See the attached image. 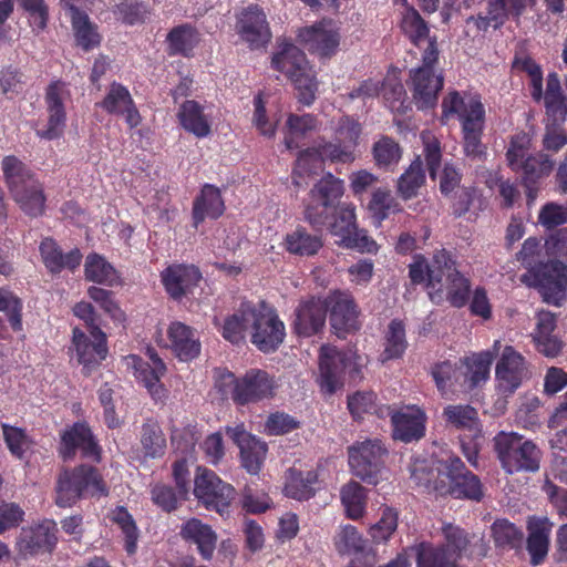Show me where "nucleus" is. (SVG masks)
Listing matches in <instances>:
<instances>
[{
    "mask_svg": "<svg viewBox=\"0 0 567 567\" xmlns=\"http://www.w3.org/2000/svg\"><path fill=\"white\" fill-rule=\"evenodd\" d=\"M86 495H106L105 486L94 468L80 466L60 475L56 486V504L60 507H70Z\"/></svg>",
    "mask_w": 567,
    "mask_h": 567,
    "instance_id": "6e6552de",
    "label": "nucleus"
},
{
    "mask_svg": "<svg viewBox=\"0 0 567 567\" xmlns=\"http://www.w3.org/2000/svg\"><path fill=\"white\" fill-rule=\"evenodd\" d=\"M69 14L72 22L76 44L84 51L93 50L101 43V35L97 27L91 22L89 16L74 6L69 7Z\"/></svg>",
    "mask_w": 567,
    "mask_h": 567,
    "instance_id": "58836bf2",
    "label": "nucleus"
},
{
    "mask_svg": "<svg viewBox=\"0 0 567 567\" xmlns=\"http://www.w3.org/2000/svg\"><path fill=\"white\" fill-rule=\"evenodd\" d=\"M386 450L378 439L364 440L348 449L349 465L357 477L369 484H377Z\"/></svg>",
    "mask_w": 567,
    "mask_h": 567,
    "instance_id": "9d476101",
    "label": "nucleus"
},
{
    "mask_svg": "<svg viewBox=\"0 0 567 567\" xmlns=\"http://www.w3.org/2000/svg\"><path fill=\"white\" fill-rule=\"evenodd\" d=\"M463 365L444 361L436 364L432 370V375L441 394L446 399L456 392H464L460 382H463Z\"/></svg>",
    "mask_w": 567,
    "mask_h": 567,
    "instance_id": "79ce46f5",
    "label": "nucleus"
},
{
    "mask_svg": "<svg viewBox=\"0 0 567 567\" xmlns=\"http://www.w3.org/2000/svg\"><path fill=\"white\" fill-rule=\"evenodd\" d=\"M553 523L547 517H530L527 522V549L533 565H538L546 557Z\"/></svg>",
    "mask_w": 567,
    "mask_h": 567,
    "instance_id": "f704fd0d",
    "label": "nucleus"
},
{
    "mask_svg": "<svg viewBox=\"0 0 567 567\" xmlns=\"http://www.w3.org/2000/svg\"><path fill=\"white\" fill-rule=\"evenodd\" d=\"M168 347L181 361H190L200 353V342L188 326L175 321L167 329Z\"/></svg>",
    "mask_w": 567,
    "mask_h": 567,
    "instance_id": "2f4dec72",
    "label": "nucleus"
},
{
    "mask_svg": "<svg viewBox=\"0 0 567 567\" xmlns=\"http://www.w3.org/2000/svg\"><path fill=\"white\" fill-rule=\"evenodd\" d=\"M554 168V162L544 154H537L526 158L523 167L524 183H537L544 177L549 176Z\"/></svg>",
    "mask_w": 567,
    "mask_h": 567,
    "instance_id": "e2e57ef3",
    "label": "nucleus"
},
{
    "mask_svg": "<svg viewBox=\"0 0 567 567\" xmlns=\"http://www.w3.org/2000/svg\"><path fill=\"white\" fill-rule=\"evenodd\" d=\"M331 234L337 237V243L346 248H354L364 252L377 251V244L355 225L354 206L343 204L339 207L338 217L331 225Z\"/></svg>",
    "mask_w": 567,
    "mask_h": 567,
    "instance_id": "4468645a",
    "label": "nucleus"
},
{
    "mask_svg": "<svg viewBox=\"0 0 567 567\" xmlns=\"http://www.w3.org/2000/svg\"><path fill=\"white\" fill-rule=\"evenodd\" d=\"M485 118L466 120L461 123L463 135V150L467 157L481 159L485 154L482 144V134L484 130Z\"/></svg>",
    "mask_w": 567,
    "mask_h": 567,
    "instance_id": "49530a36",
    "label": "nucleus"
},
{
    "mask_svg": "<svg viewBox=\"0 0 567 567\" xmlns=\"http://www.w3.org/2000/svg\"><path fill=\"white\" fill-rule=\"evenodd\" d=\"M70 93L62 82L52 83L47 91L45 103L48 123L44 130L38 131V135L45 140H55L62 136L66 122L64 102Z\"/></svg>",
    "mask_w": 567,
    "mask_h": 567,
    "instance_id": "4be33fe9",
    "label": "nucleus"
},
{
    "mask_svg": "<svg viewBox=\"0 0 567 567\" xmlns=\"http://www.w3.org/2000/svg\"><path fill=\"white\" fill-rule=\"evenodd\" d=\"M497 390L503 394L514 393L528 379L525 358L512 346H506L495 369Z\"/></svg>",
    "mask_w": 567,
    "mask_h": 567,
    "instance_id": "f3484780",
    "label": "nucleus"
},
{
    "mask_svg": "<svg viewBox=\"0 0 567 567\" xmlns=\"http://www.w3.org/2000/svg\"><path fill=\"white\" fill-rule=\"evenodd\" d=\"M343 194V183L332 174H327L311 189L310 199L306 206V218L312 225L323 224L331 209L336 207Z\"/></svg>",
    "mask_w": 567,
    "mask_h": 567,
    "instance_id": "9b49d317",
    "label": "nucleus"
},
{
    "mask_svg": "<svg viewBox=\"0 0 567 567\" xmlns=\"http://www.w3.org/2000/svg\"><path fill=\"white\" fill-rule=\"evenodd\" d=\"M368 209L377 226H380L390 214L401 212L402 208L389 189L377 188L372 193Z\"/></svg>",
    "mask_w": 567,
    "mask_h": 567,
    "instance_id": "3c124183",
    "label": "nucleus"
},
{
    "mask_svg": "<svg viewBox=\"0 0 567 567\" xmlns=\"http://www.w3.org/2000/svg\"><path fill=\"white\" fill-rule=\"evenodd\" d=\"M254 106L252 124L256 130L265 137H275L281 117L280 112L267 111L260 94L254 99Z\"/></svg>",
    "mask_w": 567,
    "mask_h": 567,
    "instance_id": "603ef678",
    "label": "nucleus"
},
{
    "mask_svg": "<svg viewBox=\"0 0 567 567\" xmlns=\"http://www.w3.org/2000/svg\"><path fill=\"white\" fill-rule=\"evenodd\" d=\"M122 361L125 369L131 371L152 395L161 398L163 391L159 380L164 375L166 367L155 352L150 351L151 362H143L134 354L124 357Z\"/></svg>",
    "mask_w": 567,
    "mask_h": 567,
    "instance_id": "393cba45",
    "label": "nucleus"
},
{
    "mask_svg": "<svg viewBox=\"0 0 567 567\" xmlns=\"http://www.w3.org/2000/svg\"><path fill=\"white\" fill-rule=\"evenodd\" d=\"M410 278L414 284L425 282L429 296L435 303L446 299L454 307H463L470 293L468 280L455 268L454 261L445 250L436 251L427 261L422 256H415L410 265Z\"/></svg>",
    "mask_w": 567,
    "mask_h": 567,
    "instance_id": "f257e3e1",
    "label": "nucleus"
},
{
    "mask_svg": "<svg viewBox=\"0 0 567 567\" xmlns=\"http://www.w3.org/2000/svg\"><path fill=\"white\" fill-rule=\"evenodd\" d=\"M332 131V141L300 152L295 168L296 176L316 174L322 169L324 161L350 164L357 159V147L362 133L360 123L350 116H341L334 122Z\"/></svg>",
    "mask_w": 567,
    "mask_h": 567,
    "instance_id": "f03ea898",
    "label": "nucleus"
},
{
    "mask_svg": "<svg viewBox=\"0 0 567 567\" xmlns=\"http://www.w3.org/2000/svg\"><path fill=\"white\" fill-rule=\"evenodd\" d=\"M246 320L249 321L251 342L262 352L275 351L286 337V328L276 311L264 302L251 303Z\"/></svg>",
    "mask_w": 567,
    "mask_h": 567,
    "instance_id": "0eeeda50",
    "label": "nucleus"
},
{
    "mask_svg": "<svg viewBox=\"0 0 567 567\" xmlns=\"http://www.w3.org/2000/svg\"><path fill=\"white\" fill-rule=\"evenodd\" d=\"M443 416L447 425L468 431L474 437L481 432L477 411L468 404L447 405L443 410Z\"/></svg>",
    "mask_w": 567,
    "mask_h": 567,
    "instance_id": "c03bdc74",
    "label": "nucleus"
},
{
    "mask_svg": "<svg viewBox=\"0 0 567 567\" xmlns=\"http://www.w3.org/2000/svg\"><path fill=\"white\" fill-rule=\"evenodd\" d=\"M40 254L44 266L52 274L60 272L63 269L73 270L80 266L82 260L79 249H73L63 255L58 244L51 238L41 241Z\"/></svg>",
    "mask_w": 567,
    "mask_h": 567,
    "instance_id": "c9c22d12",
    "label": "nucleus"
},
{
    "mask_svg": "<svg viewBox=\"0 0 567 567\" xmlns=\"http://www.w3.org/2000/svg\"><path fill=\"white\" fill-rule=\"evenodd\" d=\"M326 300L328 307H330L331 327L339 337H344V334L359 328L358 310L351 295L333 291Z\"/></svg>",
    "mask_w": 567,
    "mask_h": 567,
    "instance_id": "a878e982",
    "label": "nucleus"
},
{
    "mask_svg": "<svg viewBox=\"0 0 567 567\" xmlns=\"http://www.w3.org/2000/svg\"><path fill=\"white\" fill-rule=\"evenodd\" d=\"M72 351L78 362L82 364L86 371H90L92 368L100 364L107 355L106 336L99 327H93L92 330L89 331V334H85L79 328H74Z\"/></svg>",
    "mask_w": 567,
    "mask_h": 567,
    "instance_id": "6ab92c4d",
    "label": "nucleus"
},
{
    "mask_svg": "<svg viewBox=\"0 0 567 567\" xmlns=\"http://www.w3.org/2000/svg\"><path fill=\"white\" fill-rule=\"evenodd\" d=\"M447 548L433 547L436 550H444L445 559H450L455 564L456 556H458L468 545V537L460 527L452 524H446L442 528Z\"/></svg>",
    "mask_w": 567,
    "mask_h": 567,
    "instance_id": "052dcab7",
    "label": "nucleus"
},
{
    "mask_svg": "<svg viewBox=\"0 0 567 567\" xmlns=\"http://www.w3.org/2000/svg\"><path fill=\"white\" fill-rule=\"evenodd\" d=\"M179 535L184 540L195 544L204 559L209 560L213 558L217 544V534L210 525L193 517L182 524Z\"/></svg>",
    "mask_w": 567,
    "mask_h": 567,
    "instance_id": "473e14b6",
    "label": "nucleus"
},
{
    "mask_svg": "<svg viewBox=\"0 0 567 567\" xmlns=\"http://www.w3.org/2000/svg\"><path fill=\"white\" fill-rule=\"evenodd\" d=\"M110 114L121 115L130 127L141 124L142 117L130 91L122 84L113 82L107 90L105 97L99 103Z\"/></svg>",
    "mask_w": 567,
    "mask_h": 567,
    "instance_id": "bb28decb",
    "label": "nucleus"
},
{
    "mask_svg": "<svg viewBox=\"0 0 567 567\" xmlns=\"http://www.w3.org/2000/svg\"><path fill=\"white\" fill-rule=\"evenodd\" d=\"M535 2L536 0H489L485 14L480 13L477 17L466 19L467 32L476 35L486 32L489 28L497 29L505 23L509 14L520 16Z\"/></svg>",
    "mask_w": 567,
    "mask_h": 567,
    "instance_id": "ddd939ff",
    "label": "nucleus"
},
{
    "mask_svg": "<svg viewBox=\"0 0 567 567\" xmlns=\"http://www.w3.org/2000/svg\"><path fill=\"white\" fill-rule=\"evenodd\" d=\"M437 56L436 44L430 42L422 55L423 65L410 71L409 87L415 105L421 110L436 105L437 94L443 86V76L433 69Z\"/></svg>",
    "mask_w": 567,
    "mask_h": 567,
    "instance_id": "423d86ee",
    "label": "nucleus"
},
{
    "mask_svg": "<svg viewBox=\"0 0 567 567\" xmlns=\"http://www.w3.org/2000/svg\"><path fill=\"white\" fill-rule=\"evenodd\" d=\"M491 529L495 546L498 548L516 549L523 545V529L506 518L496 519Z\"/></svg>",
    "mask_w": 567,
    "mask_h": 567,
    "instance_id": "09e8293b",
    "label": "nucleus"
},
{
    "mask_svg": "<svg viewBox=\"0 0 567 567\" xmlns=\"http://www.w3.org/2000/svg\"><path fill=\"white\" fill-rule=\"evenodd\" d=\"M110 519L118 526L125 538V549L133 555L137 548L138 530L132 515L124 507H116L110 513Z\"/></svg>",
    "mask_w": 567,
    "mask_h": 567,
    "instance_id": "5fc2aeb1",
    "label": "nucleus"
},
{
    "mask_svg": "<svg viewBox=\"0 0 567 567\" xmlns=\"http://www.w3.org/2000/svg\"><path fill=\"white\" fill-rule=\"evenodd\" d=\"M276 383L266 371L251 369L238 378L233 400L238 404H248L269 399L274 395Z\"/></svg>",
    "mask_w": 567,
    "mask_h": 567,
    "instance_id": "412c9836",
    "label": "nucleus"
},
{
    "mask_svg": "<svg viewBox=\"0 0 567 567\" xmlns=\"http://www.w3.org/2000/svg\"><path fill=\"white\" fill-rule=\"evenodd\" d=\"M2 433L9 451L18 458H23L33 445L32 439L21 427L2 424Z\"/></svg>",
    "mask_w": 567,
    "mask_h": 567,
    "instance_id": "bf43d9fd",
    "label": "nucleus"
},
{
    "mask_svg": "<svg viewBox=\"0 0 567 567\" xmlns=\"http://www.w3.org/2000/svg\"><path fill=\"white\" fill-rule=\"evenodd\" d=\"M328 303L326 299L312 297L301 301L296 309L295 330L299 336L318 333L326 323Z\"/></svg>",
    "mask_w": 567,
    "mask_h": 567,
    "instance_id": "cd10ccee",
    "label": "nucleus"
},
{
    "mask_svg": "<svg viewBox=\"0 0 567 567\" xmlns=\"http://www.w3.org/2000/svg\"><path fill=\"white\" fill-rule=\"evenodd\" d=\"M236 28L240 39L252 50L265 48L271 39L266 14L258 7L245 9Z\"/></svg>",
    "mask_w": 567,
    "mask_h": 567,
    "instance_id": "5701e85b",
    "label": "nucleus"
},
{
    "mask_svg": "<svg viewBox=\"0 0 567 567\" xmlns=\"http://www.w3.org/2000/svg\"><path fill=\"white\" fill-rule=\"evenodd\" d=\"M516 70L525 72L529 78L530 95L535 102L543 97V71L530 58H517L514 62Z\"/></svg>",
    "mask_w": 567,
    "mask_h": 567,
    "instance_id": "69168bd1",
    "label": "nucleus"
},
{
    "mask_svg": "<svg viewBox=\"0 0 567 567\" xmlns=\"http://www.w3.org/2000/svg\"><path fill=\"white\" fill-rule=\"evenodd\" d=\"M321 236L311 234L305 228H297L284 238L285 249L292 255L309 257L316 255L322 247Z\"/></svg>",
    "mask_w": 567,
    "mask_h": 567,
    "instance_id": "a19ab883",
    "label": "nucleus"
},
{
    "mask_svg": "<svg viewBox=\"0 0 567 567\" xmlns=\"http://www.w3.org/2000/svg\"><path fill=\"white\" fill-rule=\"evenodd\" d=\"M181 126L198 138L207 137L212 132V114L207 105L194 100L183 102L177 112Z\"/></svg>",
    "mask_w": 567,
    "mask_h": 567,
    "instance_id": "c85d7f7f",
    "label": "nucleus"
},
{
    "mask_svg": "<svg viewBox=\"0 0 567 567\" xmlns=\"http://www.w3.org/2000/svg\"><path fill=\"white\" fill-rule=\"evenodd\" d=\"M84 268L86 279L97 284L111 286L118 279L113 266L97 254H91L86 257Z\"/></svg>",
    "mask_w": 567,
    "mask_h": 567,
    "instance_id": "864d4df0",
    "label": "nucleus"
},
{
    "mask_svg": "<svg viewBox=\"0 0 567 567\" xmlns=\"http://www.w3.org/2000/svg\"><path fill=\"white\" fill-rule=\"evenodd\" d=\"M271 66L295 84L298 90V99L302 104H312L318 84L312 68L299 48L288 42L279 44L272 55Z\"/></svg>",
    "mask_w": 567,
    "mask_h": 567,
    "instance_id": "20e7f679",
    "label": "nucleus"
},
{
    "mask_svg": "<svg viewBox=\"0 0 567 567\" xmlns=\"http://www.w3.org/2000/svg\"><path fill=\"white\" fill-rule=\"evenodd\" d=\"M425 176L420 159H415L398 181V192L403 199L414 197L424 183Z\"/></svg>",
    "mask_w": 567,
    "mask_h": 567,
    "instance_id": "6e6d98bb",
    "label": "nucleus"
},
{
    "mask_svg": "<svg viewBox=\"0 0 567 567\" xmlns=\"http://www.w3.org/2000/svg\"><path fill=\"white\" fill-rule=\"evenodd\" d=\"M493 359V352L484 351L473 354L462 362L464 374L460 385L464 392L471 391L488 379Z\"/></svg>",
    "mask_w": 567,
    "mask_h": 567,
    "instance_id": "e433bc0d",
    "label": "nucleus"
},
{
    "mask_svg": "<svg viewBox=\"0 0 567 567\" xmlns=\"http://www.w3.org/2000/svg\"><path fill=\"white\" fill-rule=\"evenodd\" d=\"M172 54H188L198 42L197 32L188 25L173 29L167 37Z\"/></svg>",
    "mask_w": 567,
    "mask_h": 567,
    "instance_id": "680f3d73",
    "label": "nucleus"
},
{
    "mask_svg": "<svg viewBox=\"0 0 567 567\" xmlns=\"http://www.w3.org/2000/svg\"><path fill=\"white\" fill-rule=\"evenodd\" d=\"M1 166L6 182L19 207L29 216L42 215L45 196L41 183L31 171L20 159L11 155L2 159Z\"/></svg>",
    "mask_w": 567,
    "mask_h": 567,
    "instance_id": "7ed1b4c3",
    "label": "nucleus"
},
{
    "mask_svg": "<svg viewBox=\"0 0 567 567\" xmlns=\"http://www.w3.org/2000/svg\"><path fill=\"white\" fill-rule=\"evenodd\" d=\"M403 34L415 45H421L426 42L435 44V41L429 38V28L419 12L412 8L405 9L402 13L400 23Z\"/></svg>",
    "mask_w": 567,
    "mask_h": 567,
    "instance_id": "8fccbe9b",
    "label": "nucleus"
},
{
    "mask_svg": "<svg viewBox=\"0 0 567 567\" xmlns=\"http://www.w3.org/2000/svg\"><path fill=\"white\" fill-rule=\"evenodd\" d=\"M318 127V120L312 114H289L282 128L286 147L288 150L297 148L299 146V140L307 133L316 131Z\"/></svg>",
    "mask_w": 567,
    "mask_h": 567,
    "instance_id": "37998d69",
    "label": "nucleus"
},
{
    "mask_svg": "<svg viewBox=\"0 0 567 567\" xmlns=\"http://www.w3.org/2000/svg\"><path fill=\"white\" fill-rule=\"evenodd\" d=\"M380 417L390 416L393 426V439L409 443L420 440L425 432V413L416 406H408L393 412L390 406L379 410Z\"/></svg>",
    "mask_w": 567,
    "mask_h": 567,
    "instance_id": "a211bd4d",
    "label": "nucleus"
},
{
    "mask_svg": "<svg viewBox=\"0 0 567 567\" xmlns=\"http://www.w3.org/2000/svg\"><path fill=\"white\" fill-rule=\"evenodd\" d=\"M56 533V524L51 519L23 527L17 537L16 549L23 558L51 553L58 542Z\"/></svg>",
    "mask_w": 567,
    "mask_h": 567,
    "instance_id": "2eb2a0df",
    "label": "nucleus"
},
{
    "mask_svg": "<svg viewBox=\"0 0 567 567\" xmlns=\"http://www.w3.org/2000/svg\"><path fill=\"white\" fill-rule=\"evenodd\" d=\"M317 481L318 475L312 470L289 468L286 474L285 495L298 501L309 499L315 495L313 485Z\"/></svg>",
    "mask_w": 567,
    "mask_h": 567,
    "instance_id": "ea45409f",
    "label": "nucleus"
},
{
    "mask_svg": "<svg viewBox=\"0 0 567 567\" xmlns=\"http://www.w3.org/2000/svg\"><path fill=\"white\" fill-rule=\"evenodd\" d=\"M542 101L548 116L554 117L555 121L565 120L567 113L566 97L557 73L553 72L547 75L546 90L545 92L543 91Z\"/></svg>",
    "mask_w": 567,
    "mask_h": 567,
    "instance_id": "a18cd8bd",
    "label": "nucleus"
},
{
    "mask_svg": "<svg viewBox=\"0 0 567 567\" xmlns=\"http://www.w3.org/2000/svg\"><path fill=\"white\" fill-rule=\"evenodd\" d=\"M537 286L545 302L559 306L567 296V267L560 261H550L535 274Z\"/></svg>",
    "mask_w": 567,
    "mask_h": 567,
    "instance_id": "aec40b11",
    "label": "nucleus"
},
{
    "mask_svg": "<svg viewBox=\"0 0 567 567\" xmlns=\"http://www.w3.org/2000/svg\"><path fill=\"white\" fill-rule=\"evenodd\" d=\"M225 210L224 200L220 190L209 184H206L195 199L193 206V219L197 227L205 218H218Z\"/></svg>",
    "mask_w": 567,
    "mask_h": 567,
    "instance_id": "4c0bfd02",
    "label": "nucleus"
},
{
    "mask_svg": "<svg viewBox=\"0 0 567 567\" xmlns=\"http://www.w3.org/2000/svg\"><path fill=\"white\" fill-rule=\"evenodd\" d=\"M249 310H251V303H243L240 309L225 321L223 327L225 339L233 343L244 339L245 332L249 331V321L246 320Z\"/></svg>",
    "mask_w": 567,
    "mask_h": 567,
    "instance_id": "4d7b16f0",
    "label": "nucleus"
},
{
    "mask_svg": "<svg viewBox=\"0 0 567 567\" xmlns=\"http://www.w3.org/2000/svg\"><path fill=\"white\" fill-rule=\"evenodd\" d=\"M226 433L239 447L244 468L250 474H258L266 458L267 444L249 434L243 425L227 427Z\"/></svg>",
    "mask_w": 567,
    "mask_h": 567,
    "instance_id": "b1692460",
    "label": "nucleus"
},
{
    "mask_svg": "<svg viewBox=\"0 0 567 567\" xmlns=\"http://www.w3.org/2000/svg\"><path fill=\"white\" fill-rule=\"evenodd\" d=\"M443 117L450 118L456 115L462 123L466 120L485 118V110L481 99L476 95H461L458 92H450L442 102Z\"/></svg>",
    "mask_w": 567,
    "mask_h": 567,
    "instance_id": "72a5a7b5",
    "label": "nucleus"
},
{
    "mask_svg": "<svg viewBox=\"0 0 567 567\" xmlns=\"http://www.w3.org/2000/svg\"><path fill=\"white\" fill-rule=\"evenodd\" d=\"M339 27L331 20H322L298 31V40L311 53L320 58H330L340 45Z\"/></svg>",
    "mask_w": 567,
    "mask_h": 567,
    "instance_id": "dca6fc26",
    "label": "nucleus"
},
{
    "mask_svg": "<svg viewBox=\"0 0 567 567\" xmlns=\"http://www.w3.org/2000/svg\"><path fill=\"white\" fill-rule=\"evenodd\" d=\"M141 443L146 456L158 457L163 455L166 441L157 423L148 421L143 425Z\"/></svg>",
    "mask_w": 567,
    "mask_h": 567,
    "instance_id": "13d9d810",
    "label": "nucleus"
},
{
    "mask_svg": "<svg viewBox=\"0 0 567 567\" xmlns=\"http://www.w3.org/2000/svg\"><path fill=\"white\" fill-rule=\"evenodd\" d=\"M340 497L348 518L357 520L364 516L367 493L359 483L351 481L343 485Z\"/></svg>",
    "mask_w": 567,
    "mask_h": 567,
    "instance_id": "de8ad7c7",
    "label": "nucleus"
},
{
    "mask_svg": "<svg viewBox=\"0 0 567 567\" xmlns=\"http://www.w3.org/2000/svg\"><path fill=\"white\" fill-rule=\"evenodd\" d=\"M494 449L502 467L509 474L537 471L540 452L533 441L516 432H499L494 437Z\"/></svg>",
    "mask_w": 567,
    "mask_h": 567,
    "instance_id": "39448f33",
    "label": "nucleus"
},
{
    "mask_svg": "<svg viewBox=\"0 0 567 567\" xmlns=\"http://www.w3.org/2000/svg\"><path fill=\"white\" fill-rule=\"evenodd\" d=\"M355 358L354 353H342L332 346H322L319 355L318 379L321 390L333 393L341 385V377L346 370L357 372Z\"/></svg>",
    "mask_w": 567,
    "mask_h": 567,
    "instance_id": "f8f14e48",
    "label": "nucleus"
},
{
    "mask_svg": "<svg viewBox=\"0 0 567 567\" xmlns=\"http://www.w3.org/2000/svg\"><path fill=\"white\" fill-rule=\"evenodd\" d=\"M398 528V512L385 507L380 519L370 527V536L375 543H383L390 539Z\"/></svg>",
    "mask_w": 567,
    "mask_h": 567,
    "instance_id": "774afa93",
    "label": "nucleus"
},
{
    "mask_svg": "<svg viewBox=\"0 0 567 567\" xmlns=\"http://www.w3.org/2000/svg\"><path fill=\"white\" fill-rule=\"evenodd\" d=\"M194 495L207 509L224 516L235 498V488L213 471L198 466L194 478Z\"/></svg>",
    "mask_w": 567,
    "mask_h": 567,
    "instance_id": "1a4fd4ad",
    "label": "nucleus"
},
{
    "mask_svg": "<svg viewBox=\"0 0 567 567\" xmlns=\"http://www.w3.org/2000/svg\"><path fill=\"white\" fill-rule=\"evenodd\" d=\"M76 449L81 450L85 457L95 461L100 458V447L85 423H75L62 435L61 454L64 458H71Z\"/></svg>",
    "mask_w": 567,
    "mask_h": 567,
    "instance_id": "7c9ffc66",
    "label": "nucleus"
},
{
    "mask_svg": "<svg viewBox=\"0 0 567 567\" xmlns=\"http://www.w3.org/2000/svg\"><path fill=\"white\" fill-rule=\"evenodd\" d=\"M530 137L527 133L515 134L509 142L506 152L508 165L513 171H520L527 157H529Z\"/></svg>",
    "mask_w": 567,
    "mask_h": 567,
    "instance_id": "0e129e2a",
    "label": "nucleus"
},
{
    "mask_svg": "<svg viewBox=\"0 0 567 567\" xmlns=\"http://www.w3.org/2000/svg\"><path fill=\"white\" fill-rule=\"evenodd\" d=\"M202 279L198 268L193 265H173L162 272V282L167 293L179 299L189 292Z\"/></svg>",
    "mask_w": 567,
    "mask_h": 567,
    "instance_id": "c756f323",
    "label": "nucleus"
},
{
    "mask_svg": "<svg viewBox=\"0 0 567 567\" xmlns=\"http://www.w3.org/2000/svg\"><path fill=\"white\" fill-rule=\"evenodd\" d=\"M334 546L340 554H352L363 550L364 540L354 526L344 525L334 536Z\"/></svg>",
    "mask_w": 567,
    "mask_h": 567,
    "instance_id": "338daca9",
    "label": "nucleus"
}]
</instances>
